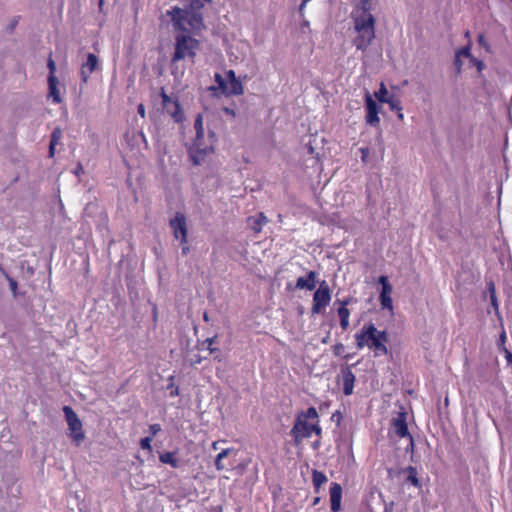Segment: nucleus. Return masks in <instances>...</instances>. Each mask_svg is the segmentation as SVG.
Wrapping results in <instances>:
<instances>
[{
  "instance_id": "1",
  "label": "nucleus",
  "mask_w": 512,
  "mask_h": 512,
  "mask_svg": "<svg viewBox=\"0 0 512 512\" xmlns=\"http://www.w3.org/2000/svg\"><path fill=\"white\" fill-rule=\"evenodd\" d=\"M211 2L212 0H189L185 8L172 7L167 15L170 16L175 30L199 34L205 29L203 9Z\"/></svg>"
},
{
  "instance_id": "2",
  "label": "nucleus",
  "mask_w": 512,
  "mask_h": 512,
  "mask_svg": "<svg viewBox=\"0 0 512 512\" xmlns=\"http://www.w3.org/2000/svg\"><path fill=\"white\" fill-rule=\"evenodd\" d=\"M376 0H358L354 7V44L357 49L367 48L375 38V18L371 10Z\"/></svg>"
},
{
  "instance_id": "3",
  "label": "nucleus",
  "mask_w": 512,
  "mask_h": 512,
  "mask_svg": "<svg viewBox=\"0 0 512 512\" xmlns=\"http://www.w3.org/2000/svg\"><path fill=\"white\" fill-rule=\"evenodd\" d=\"M315 433L321 436L322 429L319 425V415L315 407H309L297 414L290 435L294 446H299L304 439L310 438Z\"/></svg>"
},
{
  "instance_id": "4",
  "label": "nucleus",
  "mask_w": 512,
  "mask_h": 512,
  "mask_svg": "<svg viewBox=\"0 0 512 512\" xmlns=\"http://www.w3.org/2000/svg\"><path fill=\"white\" fill-rule=\"evenodd\" d=\"M356 340L359 348L367 346L376 357L388 353L386 332L378 330L372 323L363 326L361 332L356 335Z\"/></svg>"
},
{
  "instance_id": "5",
  "label": "nucleus",
  "mask_w": 512,
  "mask_h": 512,
  "mask_svg": "<svg viewBox=\"0 0 512 512\" xmlns=\"http://www.w3.org/2000/svg\"><path fill=\"white\" fill-rule=\"evenodd\" d=\"M194 129L196 132L195 139L193 140L192 146L189 148V156L194 165H200L205 161L209 154L214 152V142L216 141L215 133L211 132L209 137L211 138L209 145H204V127H203V116L198 114L194 121Z\"/></svg>"
},
{
  "instance_id": "6",
  "label": "nucleus",
  "mask_w": 512,
  "mask_h": 512,
  "mask_svg": "<svg viewBox=\"0 0 512 512\" xmlns=\"http://www.w3.org/2000/svg\"><path fill=\"white\" fill-rule=\"evenodd\" d=\"M192 33L181 32L175 37V50L171 57L172 63L189 59L194 63L197 51L200 46L199 40L192 37Z\"/></svg>"
},
{
  "instance_id": "7",
  "label": "nucleus",
  "mask_w": 512,
  "mask_h": 512,
  "mask_svg": "<svg viewBox=\"0 0 512 512\" xmlns=\"http://www.w3.org/2000/svg\"><path fill=\"white\" fill-rule=\"evenodd\" d=\"M63 412L70 432L69 437L76 446H79L85 439L83 424L76 412L70 406H64Z\"/></svg>"
},
{
  "instance_id": "8",
  "label": "nucleus",
  "mask_w": 512,
  "mask_h": 512,
  "mask_svg": "<svg viewBox=\"0 0 512 512\" xmlns=\"http://www.w3.org/2000/svg\"><path fill=\"white\" fill-rule=\"evenodd\" d=\"M331 301V292L329 285L326 281H322L319 284L318 289L313 295L312 313L320 314L329 305Z\"/></svg>"
},
{
  "instance_id": "9",
  "label": "nucleus",
  "mask_w": 512,
  "mask_h": 512,
  "mask_svg": "<svg viewBox=\"0 0 512 512\" xmlns=\"http://www.w3.org/2000/svg\"><path fill=\"white\" fill-rule=\"evenodd\" d=\"M160 96L162 99L163 108L174 120V122H182L184 120V113L178 99L167 95L164 88L161 89Z\"/></svg>"
},
{
  "instance_id": "10",
  "label": "nucleus",
  "mask_w": 512,
  "mask_h": 512,
  "mask_svg": "<svg viewBox=\"0 0 512 512\" xmlns=\"http://www.w3.org/2000/svg\"><path fill=\"white\" fill-rule=\"evenodd\" d=\"M169 226L173 235L180 242L186 243L188 238V228L186 217L181 212H176L174 218L170 219Z\"/></svg>"
},
{
  "instance_id": "11",
  "label": "nucleus",
  "mask_w": 512,
  "mask_h": 512,
  "mask_svg": "<svg viewBox=\"0 0 512 512\" xmlns=\"http://www.w3.org/2000/svg\"><path fill=\"white\" fill-rule=\"evenodd\" d=\"M379 283L381 284V292L379 296L380 304L382 309H388L390 311L393 310V302H392V292L393 287L388 281L387 276H380Z\"/></svg>"
},
{
  "instance_id": "12",
  "label": "nucleus",
  "mask_w": 512,
  "mask_h": 512,
  "mask_svg": "<svg viewBox=\"0 0 512 512\" xmlns=\"http://www.w3.org/2000/svg\"><path fill=\"white\" fill-rule=\"evenodd\" d=\"M365 104H366V123L371 126H377L380 122V118L378 113L380 111V107L376 103V101L372 98V95L369 91L365 93Z\"/></svg>"
},
{
  "instance_id": "13",
  "label": "nucleus",
  "mask_w": 512,
  "mask_h": 512,
  "mask_svg": "<svg viewBox=\"0 0 512 512\" xmlns=\"http://www.w3.org/2000/svg\"><path fill=\"white\" fill-rule=\"evenodd\" d=\"M226 76L229 80L226 84V88L224 90L225 96H231V95H241L243 94V86L239 79H237L236 74L233 70H228L226 72Z\"/></svg>"
},
{
  "instance_id": "14",
  "label": "nucleus",
  "mask_w": 512,
  "mask_h": 512,
  "mask_svg": "<svg viewBox=\"0 0 512 512\" xmlns=\"http://www.w3.org/2000/svg\"><path fill=\"white\" fill-rule=\"evenodd\" d=\"M391 422H392V426L394 428L395 433L400 438L409 437L410 440L412 441V436L410 435V433L408 431L405 411L402 410V411L398 412L397 416L394 417Z\"/></svg>"
},
{
  "instance_id": "15",
  "label": "nucleus",
  "mask_w": 512,
  "mask_h": 512,
  "mask_svg": "<svg viewBox=\"0 0 512 512\" xmlns=\"http://www.w3.org/2000/svg\"><path fill=\"white\" fill-rule=\"evenodd\" d=\"M98 68V58L89 53L86 62L81 66L80 76L83 83H87L91 74Z\"/></svg>"
},
{
  "instance_id": "16",
  "label": "nucleus",
  "mask_w": 512,
  "mask_h": 512,
  "mask_svg": "<svg viewBox=\"0 0 512 512\" xmlns=\"http://www.w3.org/2000/svg\"><path fill=\"white\" fill-rule=\"evenodd\" d=\"M330 505L333 512H339L341 510L342 500V487L339 483H331L330 490Z\"/></svg>"
},
{
  "instance_id": "17",
  "label": "nucleus",
  "mask_w": 512,
  "mask_h": 512,
  "mask_svg": "<svg viewBox=\"0 0 512 512\" xmlns=\"http://www.w3.org/2000/svg\"><path fill=\"white\" fill-rule=\"evenodd\" d=\"M316 276L317 273L315 271H309L306 277H299L296 281L297 289H306L312 291L316 287Z\"/></svg>"
},
{
  "instance_id": "18",
  "label": "nucleus",
  "mask_w": 512,
  "mask_h": 512,
  "mask_svg": "<svg viewBox=\"0 0 512 512\" xmlns=\"http://www.w3.org/2000/svg\"><path fill=\"white\" fill-rule=\"evenodd\" d=\"M248 222L251 229L258 234L262 231L263 226L268 223V218L263 212H259L257 215L249 217Z\"/></svg>"
},
{
  "instance_id": "19",
  "label": "nucleus",
  "mask_w": 512,
  "mask_h": 512,
  "mask_svg": "<svg viewBox=\"0 0 512 512\" xmlns=\"http://www.w3.org/2000/svg\"><path fill=\"white\" fill-rule=\"evenodd\" d=\"M178 452L177 451H167L160 453L159 460L163 464H168L172 468H179L180 467V460L177 457Z\"/></svg>"
},
{
  "instance_id": "20",
  "label": "nucleus",
  "mask_w": 512,
  "mask_h": 512,
  "mask_svg": "<svg viewBox=\"0 0 512 512\" xmlns=\"http://www.w3.org/2000/svg\"><path fill=\"white\" fill-rule=\"evenodd\" d=\"M58 83L59 82L57 77H48L49 97L52 98V101L55 104H60L62 102V98L58 89Z\"/></svg>"
},
{
  "instance_id": "21",
  "label": "nucleus",
  "mask_w": 512,
  "mask_h": 512,
  "mask_svg": "<svg viewBox=\"0 0 512 512\" xmlns=\"http://www.w3.org/2000/svg\"><path fill=\"white\" fill-rule=\"evenodd\" d=\"M342 383L343 390L346 395L352 394V368L349 365H346L342 368Z\"/></svg>"
},
{
  "instance_id": "22",
  "label": "nucleus",
  "mask_w": 512,
  "mask_h": 512,
  "mask_svg": "<svg viewBox=\"0 0 512 512\" xmlns=\"http://www.w3.org/2000/svg\"><path fill=\"white\" fill-rule=\"evenodd\" d=\"M327 477L323 472L316 469L312 471V482L316 493H319L320 488L327 482Z\"/></svg>"
},
{
  "instance_id": "23",
  "label": "nucleus",
  "mask_w": 512,
  "mask_h": 512,
  "mask_svg": "<svg viewBox=\"0 0 512 512\" xmlns=\"http://www.w3.org/2000/svg\"><path fill=\"white\" fill-rule=\"evenodd\" d=\"M407 474L405 481L411 483L414 487H420V481L417 477V469L413 466H408L402 471Z\"/></svg>"
},
{
  "instance_id": "24",
  "label": "nucleus",
  "mask_w": 512,
  "mask_h": 512,
  "mask_svg": "<svg viewBox=\"0 0 512 512\" xmlns=\"http://www.w3.org/2000/svg\"><path fill=\"white\" fill-rule=\"evenodd\" d=\"M487 289L490 297L491 306L494 308L495 312L498 314L499 312V304L496 296L495 285L492 281L487 284Z\"/></svg>"
},
{
  "instance_id": "25",
  "label": "nucleus",
  "mask_w": 512,
  "mask_h": 512,
  "mask_svg": "<svg viewBox=\"0 0 512 512\" xmlns=\"http://www.w3.org/2000/svg\"><path fill=\"white\" fill-rule=\"evenodd\" d=\"M214 79H215V82L217 83V86L216 87L211 86L209 88V90H211L213 92H216L217 90H219L221 92V94H224V90L226 88L227 81L220 73H215Z\"/></svg>"
},
{
  "instance_id": "26",
  "label": "nucleus",
  "mask_w": 512,
  "mask_h": 512,
  "mask_svg": "<svg viewBox=\"0 0 512 512\" xmlns=\"http://www.w3.org/2000/svg\"><path fill=\"white\" fill-rule=\"evenodd\" d=\"M383 103L388 104L392 111H402L401 101L394 94H391Z\"/></svg>"
},
{
  "instance_id": "27",
  "label": "nucleus",
  "mask_w": 512,
  "mask_h": 512,
  "mask_svg": "<svg viewBox=\"0 0 512 512\" xmlns=\"http://www.w3.org/2000/svg\"><path fill=\"white\" fill-rule=\"evenodd\" d=\"M338 314L340 317V324L342 328L346 329L349 326V310L345 307H341L338 310Z\"/></svg>"
},
{
  "instance_id": "28",
  "label": "nucleus",
  "mask_w": 512,
  "mask_h": 512,
  "mask_svg": "<svg viewBox=\"0 0 512 512\" xmlns=\"http://www.w3.org/2000/svg\"><path fill=\"white\" fill-rule=\"evenodd\" d=\"M391 94H389L388 90L386 89V86L383 82H381L379 90L374 93L375 98L380 102L383 103Z\"/></svg>"
},
{
  "instance_id": "29",
  "label": "nucleus",
  "mask_w": 512,
  "mask_h": 512,
  "mask_svg": "<svg viewBox=\"0 0 512 512\" xmlns=\"http://www.w3.org/2000/svg\"><path fill=\"white\" fill-rule=\"evenodd\" d=\"M0 270L3 272V274L6 277V279L9 282V287H10V290H11L13 296L16 297L17 296V290H18V283H17V281L15 279H13L12 277H10L9 274L6 273L3 268L0 267Z\"/></svg>"
},
{
  "instance_id": "30",
  "label": "nucleus",
  "mask_w": 512,
  "mask_h": 512,
  "mask_svg": "<svg viewBox=\"0 0 512 512\" xmlns=\"http://www.w3.org/2000/svg\"><path fill=\"white\" fill-rule=\"evenodd\" d=\"M62 138V129L55 127L51 133L50 143L58 144Z\"/></svg>"
},
{
  "instance_id": "31",
  "label": "nucleus",
  "mask_w": 512,
  "mask_h": 512,
  "mask_svg": "<svg viewBox=\"0 0 512 512\" xmlns=\"http://www.w3.org/2000/svg\"><path fill=\"white\" fill-rule=\"evenodd\" d=\"M456 54H458V56H464L466 58H469L470 60H475V57L471 54V47H470V44H468L467 46L465 47H462L461 49H459Z\"/></svg>"
},
{
  "instance_id": "32",
  "label": "nucleus",
  "mask_w": 512,
  "mask_h": 512,
  "mask_svg": "<svg viewBox=\"0 0 512 512\" xmlns=\"http://www.w3.org/2000/svg\"><path fill=\"white\" fill-rule=\"evenodd\" d=\"M47 68L49 70L48 77H56V64L55 61L52 59V56L50 55L47 61Z\"/></svg>"
},
{
  "instance_id": "33",
  "label": "nucleus",
  "mask_w": 512,
  "mask_h": 512,
  "mask_svg": "<svg viewBox=\"0 0 512 512\" xmlns=\"http://www.w3.org/2000/svg\"><path fill=\"white\" fill-rule=\"evenodd\" d=\"M217 338V336H213V337H210V338H207L203 344L204 345H207V349L209 350L210 353H214L215 351H218V348L216 347H213V343L215 342V339Z\"/></svg>"
},
{
  "instance_id": "34",
  "label": "nucleus",
  "mask_w": 512,
  "mask_h": 512,
  "mask_svg": "<svg viewBox=\"0 0 512 512\" xmlns=\"http://www.w3.org/2000/svg\"><path fill=\"white\" fill-rule=\"evenodd\" d=\"M151 442H152V437L142 438L140 440V447L143 450H149L150 451L152 449Z\"/></svg>"
},
{
  "instance_id": "35",
  "label": "nucleus",
  "mask_w": 512,
  "mask_h": 512,
  "mask_svg": "<svg viewBox=\"0 0 512 512\" xmlns=\"http://www.w3.org/2000/svg\"><path fill=\"white\" fill-rule=\"evenodd\" d=\"M342 419L343 415L340 411L334 412L331 416V421L334 422L337 426H340Z\"/></svg>"
},
{
  "instance_id": "36",
  "label": "nucleus",
  "mask_w": 512,
  "mask_h": 512,
  "mask_svg": "<svg viewBox=\"0 0 512 512\" xmlns=\"http://www.w3.org/2000/svg\"><path fill=\"white\" fill-rule=\"evenodd\" d=\"M161 430L160 424H152L149 426V431L151 433L150 437L155 436Z\"/></svg>"
},
{
  "instance_id": "37",
  "label": "nucleus",
  "mask_w": 512,
  "mask_h": 512,
  "mask_svg": "<svg viewBox=\"0 0 512 512\" xmlns=\"http://www.w3.org/2000/svg\"><path fill=\"white\" fill-rule=\"evenodd\" d=\"M462 64L463 63L460 59V56H458V54H455L454 65H455L458 73H460V71L462 69Z\"/></svg>"
},
{
  "instance_id": "38",
  "label": "nucleus",
  "mask_w": 512,
  "mask_h": 512,
  "mask_svg": "<svg viewBox=\"0 0 512 512\" xmlns=\"http://www.w3.org/2000/svg\"><path fill=\"white\" fill-rule=\"evenodd\" d=\"M361 158L364 163L368 162L369 149L368 148H360Z\"/></svg>"
},
{
  "instance_id": "39",
  "label": "nucleus",
  "mask_w": 512,
  "mask_h": 512,
  "mask_svg": "<svg viewBox=\"0 0 512 512\" xmlns=\"http://www.w3.org/2000/svg\"><path fill=\"white\" fill-rule=\"evenodd\" d=\"M377 503L379 508L383 507V512H392L391 508H388V506L385 503H382L380 496H378Z\"/></svg>"
},
{
  "instance_id": "40",
  "label": "nucleus",
  "mask_w": 512,
  "mask_h": 512,
  "mask_svg": "<svg viewBox=\"0 0 512 512\" xmlns=\"http://www.w3.org/2000/svg\"><path fill=\"white\" fill-rule=\"evenodd\" d=\"M233 449L231 448H227V449H224L222 450L218 455H217V458H220V459H224L228 456V454L232 451Z\"/></svg>"
},
{
  "instance_id": "41",
  "label": "nucleus",
  "mask_w": 512,
  "mask_h": 512,
  "mask_svg": "<svg viewBox=\"0 0 512 512\" xmlns=\"http://www.w3.org/2000/svg\"><path fill=\"white\" fill-rule=\"evenodd\" d=\"M476 67L478 71H481L484 68V63L481 60L475 58V60H470Z\"/></svg>"
},
{
  "instance_id": "42",
  "label": "nucleus",
  "mask_w": 512,
  "mask_h": 512,
  "mask_svg": "<svg viewBox=\"0 0 512 512\" xmlns=\"http://www.w3.org/2000/svg\"><path fill=\"white\" fill-rule=\"evenodd\" d=\"M215 467L219 471L225 469V465L222 463V459L216 457V459H215Z\"/></svg>"
},
{
  "instance_id": "43",
  "label": "nucleus",
  "mask_w": 512,
  "mask_h": 512,
  "mask_svg": "<svg viewBox=\"0 0 512 512\" xmlns=\"http://www.w3.org/2000/svg\"><path fill=\"white\" fill-rule=\"evenodd\" d=\"M477 40H478V43H479L481 46L485 47V48H486V50H488V44H487V42H486V40H485V36H484L483 34H480V35L478 36V39H477Z\"/></svg>"
},
{
  "instance_id": "44",
  "label": "nucleus",
  "mask_w": 512,
  "mask_h": 512,
  "mask_svg": "<svg viewBox=\"0 0 512 512\" xmlns=\"http://www.w3.org/2000/svg\"><path fill=\"white\" fill-rule=\"evenodd\" d=\"M180 245L182 246V254L187 255L190 251V248L188 246V241L186 243L180 242Z\"/></svg>"
},
{
  "instance_id": "45",
  "label": "nucleus",
  "mask_w": 512,
  "mask_h": 512,
  "mask_svg": "<svg viewBox=\"0 0 512 512\" xmlns=\"http://www.w3.org/2000/svg\"><path fill=\"white\" fill-rule=\"evenodd\" d=\"M137 112L142 118L145 117V106L142 103L138 105Z\"/></svg>"
},
{
  "instance_id": "46",
  "label": "nucleus",
  "mask_w": 512,
  "mask_h": 512,
  "mask_svg": "<svg viewBox=\"0 0 512 512\" xmlns=\"http://www.w3.org/2000/svg\"><path fill=\"white\" fill-rule=\"evenodd\" d=\"M56 144L50 143L49 145V157H54Z\"/></svg>"
},
{
  "instance_id": "47",
  "label": "nucleus",
  "mask_w": 512,
  "mask_h": 512,
  "mask_svg": "<svg viewBox=\"0 0 512 512\" xmlns=\"http://www.w3.org/2000/svg\"><path fill=\"white\" fill-rule=\"evenodd\" d=\"M506 360L509 364H512V353L506 350Z\"/></svg>"
},
{
  "instance_id": "48",
  "label": "nucleus",
  "mask_w": 512,
  "mask_h": 512,
  "mask_svg": "<svg viewBox=\"0 0 512 512\" xmlns=\"http://www.w3.org/2000/svg\"><path fill=\"white\" fill-rule=\"evenodd\" d=\"M320 501H321V498H320V497H315V498H314V500H313V503H312V504H313V506L318 505V504L320 503Z\"/></svg>"
},
{
  "instance_id": "49",
  "label": "nucleus",
  "mask_w": 512,
  "mask_h": 512,
  "mask_svg": "<svg viewBox=\"0 0 512 512\" xmlns=\"http://www.w3.org/2000/svg\"><path fill=\"white\" fill-rule=\"evenodd\" d=\"M397 117L399 120H403L404 119V115L401 111H397Z\"/></svg>"
},
{
  "instance_id": "50",
  "label": "nucleus",
  "mask_w": 512,
  "mask_h": 512,
  "mask_svg": "<svg viewBox=\"0 0 512 512\" xmlns=\"http://www.w3.org/2000/svg\"><path fill=\"white\" fill-rule=\"evenodd\" d=\"M218 441H215L212 443V449L217 450L218 449Z\"/></svg>"
},
{
  "instance_id": "51",
  "label": "nucleus",
  "mask_w": 512,
  "mask_h": 512,
  "mask_svg": "<svg viewBox=\"0 0 512 512\" xmlns=\"http://www.w3.org/2000/svg\"><path fill=\"white\" fill-rule=\"evenodd\" d=\"M178 392H179V391H178V388H176L175 390H173V391L171 392V395H172V396L178 395Z\"/></svg>"
},
{
  "instance_id": "52",
  "label": "nucleus",
  "mask_w": 512,
  "mask_h": 512,
  "mask_svg": "<svg viewBox=\"0 0 512 512\" xmlns=\"http://www.w3.org/2000/svg\"><path fill=\"white\" fill-rule=\"evenodd\" d=\"M500 339H501L502 341H505V340H506L505 332H503V333L500 335Z\"/></svg>"
},
{
  "instance_id": "53",
  "label": "nucleus",
  "mask_w": 512,
  "mask_h": 512,
  "mask_svg": "<svg viewBox=\"0 0 512 512\" xmlns=\"http://www.w3.org/2000/svg\"><path fill=\"white\" fill-rule=\"evenodd\" d=\"M203 319L204 321L208 322L209 321V318H208V314L207 313H204L203 315Z\"/></svg>"
},
{
  "instance_id": "54",
  "label": "nucleus",
  "mask_w": 512,
  "mask_h": 512,
  "mask_svg": "<svg viewBox=\"0 0 512 512\" xmlns=\"http://www.w3.org/2000/svg\"><path fill=\"white\" fill-rule=\"evenodd\" d=\"M80 171H82V166H81V165H79V166H78V169H77V171H76V174H79V172H80Z\"/></svg>"
},
{
  "instance_id": "55",
  "label": "nucleus",
  "mask_w": 512,
  "mask_h": 512,
  "mask_svg": "<svg viewBox=\"0 0 512 512\" xmlns=\"http://www.w3.org/2000/svg\"><path fill=\"white\" fill-rule=\"evenodd\" d=\"M80 171H82V166H81V165H79V166H78V169H77V171H76V174H79V172H80Z\"/></svg>"
},
{
  "instance_id": "56",
  "label": "nucleus",
  "mask_w": 512,
  "mask_h": 512,
  "mask_svg": "<svg viewBox=\"0 0 512 512\" xmlns=\"http://www.w3.org/2000/svg\"><path fill=\"white\" fill-rule=\"evenodd\" d=\"M80 171H82V166H81V165H79V166H78V169H77V171H76V174H79V172H80Z\"/></svg>"
},
{
  "instance_id": "57",
  "label": "nucleus",
  "mask_w": 512,
  "mask_h": 512,
  "mask_svg": "<svg viewBox=\"0 0 512 512\" xmlns=\"http://www.w3.org/2000/svg\"><path fill=\"white\" fill-rule=\"evenodd\" d=\"M225 111L228 113V114H234L233 111H230L229 109H225Z\"/></svg>"
},
{
  "instance_id": "58",
  "label": "nucleus",
  "mask_w": 512,
  "mask_h": 512,
  "mask_svg": "<svg viewBox=\"0 0 512 512\" xmlns=\"http://www.w3.org/2000/svg\"><path fill=\"white\" fill-rule=\"evenodd\" d=\"M195 363H200V359H199V358H196Z\"/></svg>"
},
{
  "instance_id": "59",
  "label": "nucleus",
  "mask_w": 512,
  "mask_h": 512,
  "mask_svg": "<svg viewBox=\"0 0 512 512\" xmlns=\"http://www.w3.org/2000/svg\"><path fill=\"white\" fill-rule=\"evenodd\" d=\"M195 363H200V359H199V358H196Z\"/></svg>"
},
{
  "instance_id": "60",
  "label": "nucleus",
  "mask_w": 512,
  "mask_h": 512,
  "mask_svg": "<svg viewBox=\"0 0 512 512\" xmlns=\"http://www.w3.org/2000/svg\"><path fill=\"white\" fill-rule=\"evenodd\" d=\"M465 36L469 37V31H466Z\"/></svg>"
}]
</instances>
